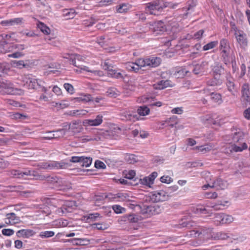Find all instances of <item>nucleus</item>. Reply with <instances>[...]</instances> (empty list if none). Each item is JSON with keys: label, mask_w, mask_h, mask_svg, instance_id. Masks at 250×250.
I'll return each instance as SVG.
<instances>
[{"label": "nucleus", "mask_w": 250, "mask_h": 250, "mask_svg": "<svg viewBox=\"0 0 250 250\" xmlns=\"http://www.w3.org/2000/svg\"><path fill=\"white\" fill-rule=\"evenodd\" d=\"M233 144L230 147V151L234 152H241L248 148V145L244 140L241 132H236L232 137Z\"/></svg>", "instance_id": "1"}, {"label": "nucleus", "mask_w": 250, "mask_h": 250, "mask_svg": "<svg viewBox=\"0 0 250 250\" xmlns=\"http://www.w3.org/2000/svg\"><path fill=\"white\" fill-rule=\"evenodd\" d=\"M32 89L44 92L40 96L39 99L40 100L44 102L48 101V98L52 97L53 96L51 93H47L48 88L45 86L44 83L41 80L34 79L33 81L32 80Z\"/></svg>", "instance_id": "2"}, {"label": "nucleus", "mask_w": 250, "mask_h": 250, "mask_svg": "<svg viewBox=\"0 0 250 250\" xmlns=\"http://www.w3.org/2000/svg\"><path fill=\"white\" fill-rule=\"evenodd\" d=\"M0 92L11 95H21L23 93L21 89L15 87L12 83L6 80L0 81Z\"/></svg>", "instance_id": "3"}, {"label": "nucleus", "mask_w": 250, "mask_h": 250, "mask_svg": "<svg viewBox=\"0 0 250 250\" xmlns=\"http://www.w3.org/2000/svg\"><path fill=\"white\" fill-rule=\"evenodd\" d=\"M136 207L140 209L141 213L144 215L145 217H148L151 215L157 214L161 213L162 211V208L158 205H143L141 206L137 205Z\"/></svg>", "instance_id": "4"}, {"label": "nucleus", "mask_w": 250, "mask_h": 250, "mask_svg": "<svg viewBox=\"0 0 250 250\" xmlns=\"http://www.w3.org/2000/svg\"><path fill=\"white\" fill-rule=\"evenodd\" d=\"M85 59V57L82 56L80 55L76 54L75 55V57L74 58H72V57L70 58V61L71 62V63L73 64L74 65L78 67L81 70H78V69H76V72H81V70H83L87 72H90L94 74L95 76H98L100 77L103 76L104 75V73L103 71L100 70H91L89 69V68L85 66H83L80 65L79 64H77L76 63V60L78 61H83Z\"/></svg>", "instance_id": "5"}, {"label": "nucleus", "mask_w": 250, "mask_h": 250, "mask_svg": "<svg viewBox=\"0 0 250 250\" xmlns=\"http://www.w3.org/2000/svg\"><path fill=\"white\" fill-rule=\"evenodd\" d=\"M220 49L221 50L223 62L226 64H229L230 62L229 54L230 52V46L229 42L225 39H223L220 42Z\"/></svg>", "instance_id": "6"}, {"label": "nucleus", "mask_w": 250, "mask_h": 250, "mask_svg": "<svg viewBox=\"0 0 250 250\" xmlns=\"http://www.w3.org/2000/svg\"><path fill=\"white\" fill-rule=\"evenodd\" d=\"M233 221L232 216L222 213L214 214L213 221L216 226H220L226 224H229Z\"/></svg>", "instance_id": "7"}, {"label": "nucleus", "mask_w": 250, "mask_h": 250, "mask_svg": "<svg viewBox=\"0 0 250 250\" xmlns=\"http://www.w3.org/2000/svg\"><path fill=\"white\" fill-rule=\"evenodd\" d=\"M139 65L143 67L148 66L155 67L158 66L161 63V59L158 57H151L149 58L139 59Z\"/></svg>", "instance_id": "8"}, {"label": "nucleus", "mask_w": 250, "mask_h": 250, "mask_svg": "<svg viewBox=\"0 0 250 250\" xmlns=\"http://www.w3.org/2000/svg\"><path fill=\"white\" fill-rule=\"evenodd\" d=\"M228 187V183L226 181H223L221 179H217L216 181L211 182L207 180V184L204 185L202 187L204 190H206L208 188H215L217 189H224Z\"/></svg>", "instance_id": "9"}, {"label": "nucleus", "mask_w": 250, "mask_h": 250, "mask_svg": "<svg viewBox=\"0 0 250 250\" xmlns=\"http://www.w3.org/2000/svg\"><path fill=\"white\" fill-rule=\"evenodd\" d=\"M166 6H163L158 1L148 3L146 7V11L152 15H158V12H161Z\"/></svg>", "instance_id": "10"}, {"label": "nucleus", "mask_w": 250, "mask_h": 250, "mask_svg": "<svg viewBox=\"0 0 250 250\" xmlns=\"http://www.w3.org/2000/svg\"><path fill=\"white\" fill-rule=\"evenodd\" d=\"M168 195L164 190H160L158 192H155L150 194V200L152 202H163L168 199Z\"/></svg>", "instance_id": "11"}, {"label": "nucleus", "mask_w": 250, "mask_h": 250, "mask_svg": "<svg viewBox=\"0 0 250 250\" xmlns=\"http://www.w3.org/2000/svg\"><path fill=\"white\" fill-rule=\"evenodd\" d=\"M234 36L240 47L245 48L248 46L247 36L243 31H236V33H234Z\"/></svg>", "instance_id": "12"}, {"label": "nucleus", "mask_w": 250, "mask_h": 250, "mask_svg": "<svg viewBox=\"0 0 250 250\" xmlns=\"http://www.w3.org/2000/svg\"><path fill=\"white\" fill-rule=\"evenodd\" d=\"M92 159L90 157H84L83 156H73L70 161L73 163H79L82 167H88L92 163Z\"/></svg>", "instance_id": "13"}, {"label": "nucleus", "mask_w": 250, "mask_h": 250, "mask_svg": "<svg viewBox=\"0 0 250 250\" xmlns=\"http://www.w3.org/2000/svg\"><path fill=\"white\" fill-rule=\"evenodd\" d=\"M121 119L125 121L134 122L138 119L137 115L133 111H125L121 114Z\"/></svg>", "instance_id": "14"}, {"label": "nucleus", "mask_w": 250, "mask_h": 250, "mask_svg": "<svg viewBox=\"0 0 250 250\" xmlns=\"http://www.w3.org/2000/svg\"><path fill=\"white\" fill-rule=\"evenodd\" d=\"M103 115H98L94 119L85 120L83 122V124L85 126H98L103 123Z\"/></svg>", "instance_id": "15"}, {"label": "nucleus", "mask_w": 250, "mask_h": 250, "mask_svg": "<svg viewBox=\"0 0 250 250\" xmlns=\"http://www.w3.org/2000/svg\"><path fill=\"white\" fill-rule=\"evenodd\" d=\"M151 27L150 28L153 29L154 32H156L157 34H160L165 31H167L168 29L165 27L163 21H160L157 22H153L150 24Z\"/></svg>", "instance_id": "16"}, {"label": "nucleus", "mask_w": 250, "mask_h": 250, "mask_svg": "<svg viewBox=\"0 0 250 250\" xmlns=\"http://www.w3.org/2000/svg\"><path fill=\"white\" fill-rule=\"evenodd\" d=\"M69 167V164L64 161L60 162L50 161V170L66 169Z\"/></svg>", "instance_id": "17"}, {"label": "nucleus", "mask_w": 250, "mask_h": 250, "mask_svg": "<svg viewBox=\"0 0 250 250\" xmlns=\"http://www.w3.org/2000/svg\"><path fill=\"white\" fill-rule=\"evenodd\" d=\"M4 222L7 225H14L18 223L20 221L19 217L16 216L14 213H7Z\"/></svg>", "instance_id": "18"}, {"label": "nucleus", "mask_w": 250, "mask_h": 250, "mask_svg": "<svg viewBox=\"0 0 250 250\" xmlns=\"http://www.w3.org/2000/svg\"><path fill=\"white\" fill-rule=\"evenodd\" d=\"M15 48L14 45L3 41L0 43V53H6L12 51Z\"/></svg>", "instance_id": "19"}, {"label": "nucleus", "mask_w": 250, "mask_h": 250, "mask_svg": "<svg viewBox=\"0 0 250 250\" xmlns=\"http://www.w3.org/2000/svg\"><path fill=\"white\" fill-rule=\"evenodd\" d=\"M22 19L21 18H15L13 19L3 21L1 22V24L6 27H9L11 26H15L21 24L22 23Z\"/></svg>", "instance_id": "20"}, {"label": "nucleus", "mask_w": 250, "mask_h": 250, "mask_svg": "<svg viewBox=\"0 0 250 250\" xmlns=\"http://www.w3.org/2000/svg\"><path fill=\"white\" fill-rule=\"evenodd\" d=\"M124 218L125 221H127L130 223H137L143 220V217L136 214L131 213L125 215Z\"/></svg>", "instance_id": "21"}, {"label": "nucleus", "mask_w": 250, "mask_h": 250, "mask_svg": "<svg viewBox=\"0 0 250 250\" xmlns=\"http://www.w3.org/2000/svg\"><path fill=\"white\" fill-rule=\"evenodd\" d=\"M173 84L169 80H162L153 85L154 88L157 89H163L168 87H172Z\"/></svg>", "instance_id": "22"}, {"label": "nucleus", "mask_w": 250, "mask_h": 250, "mask_svg": "<svg viewBox=\"0 0 250 250\" xmlns=\"http://www.w3.org/2000/svg\"><path fill=\"white\" fill-rule=\"evenodd\" d=\"M214 146L209 144H205L201 146H197L192 148L193 150H197L198 152H201L202 154H205L209 152L213 149Z\"/></svg>", "instance_id": "23"}, {"label": "nucleus", "mask_w": 250, "mask_h": 250, "mask_svg": "<svg viewBox=\"0 0 250 250\" xmlns=\"http://www.w3.org/2000/svg\"><path fill=\"white\" fill-rule=\"evenodd\" d=\"M241 92L243 100L248 102H250V91L248 84L245 83L243 84L242 87Z\"/></svg>", "instance_id": "24"}, {"label": "nucleus", "mask_w": 250, "mask_h": 250, "mask_svg": "<svg viewBox=\"0 0 250 250\" xmlns=\"http://www.w3.org/2000/svg\"><path fill=\"white\" fill-rule=\"evenodd\" d=\"M208 65L207 62H203L200 64H197L194 65L193 72L195 74H198L203 72L206 69Z\"/></svg>", "instance_id": "25"}, {"label": "nucleus", "mask_w": 250, "mask_h": 250, "mask_svg": "<svg viewBox=\"0 0 250 250\" xmlns=\"http://www.w3.org/2000/svg\"><path fill=\"white\" fill-rule=\"evenodd\" d=\"M57 187L61 190H67L72 188L71 184L68 181L64 180L61 178L59 183L57 185Z\"/></svg>", "instance_id": "26"}, {"label": "nucleus", "mask_w": 250, "mask_h": 250, "mask_svg": "<svg viewBox=\"0 0 250 250\" xmlns=\"http://www.w3.org/2000/svg\"><path fill=\"white\" fill-rule=\"evenodd\" d=\"M188 72V71L183 67H178L175 68L173 74L176 78H183Z\"/></svg>", "instance_id": "27"}, {"label": "nucleus", "mask_w": 250, "mask_h": 250, "mask_svg": "<svg viewBox=\"0 0 250 250\" xmlns=\"http://www.w3.org/2000/svg\"><path fill=\"white\" fill-rule=\"evenodd\" d=\"M39 178L45 179L50 183L56 184L57 187L59 183V181H60L61 179V178L57 176H51L50 175L41 176V177L40 176Z\"/></svg>", "instance_id": "28"}, {"label": "nucleus", "mask_w": 250, "mask_h": 250, "mask_svg": "<svg viewBox=\"0 0 250 250\" xmlns=\"http://www.w3.org/2000/svg\"><path fill=\"white\" fill-rule=\"evenodd\" d=\"M37 27L39 28L43 33L48 35L50 33V29L47 27L44 23L41 22L36 21Z\"/></svg>", "instance_id": "29"}, {"label": "nucleus", "mask_w": 250, "mask_h": 250, "mask_svg": "<svg viewBox=\"0 0 250 250\" xmlns=\"http://www.w3.org/2000/svg\"><path fill=\"white\" fill-rule=\"evenodd\" d=\"M212 229L208 228V229H203L201 231H196L193 230L192 232L194 234H192V235H194V237H199L200 235H203L204 236L207 235L208 233H209L211 232Z\"/></svg>", "instance_id": "30"}, {"label": "nucleus", "mask_w": 250, "mask_h": 250, "mask_svg": "<svg viewBox=\"0 0 250 250\" xmlns=\"http://www.w3.org/2000/svg\"><path fill=\"white\" fill-rule=\"evenodd\" d=\"M92 227L98 230H104L107 229L109 227V225L105 222L101 223H94L92 225Z\"/></svg>", "instance_id": "31"}, {"label": "nucleus", "mask_w": 250, "mask_h": 250, "mask_svg": "<svg viewBox=\"0 0 250 250\" xmlns=\"http://www.w3.org/2000/svg\"><path fill=\"white\" fill-rule=\"evenodd\" d=\"M52 136L47 137L49 139L58 138L62 137L66 134V130L64 129H60L55 131H53Z\"/></svg>", "instance_id": "32"}, {"label": "nucleus", "mask_w": 250, "mask_h": 250, "mask_svg": "<svg viewBox=\"0 0 250 250\" xmlns=\"http://www.w3.org/2000/svg\"><path fill=\"white\" fill-rule=\"evenodd\" d=\"M69 129L74 133L80 132L81 131L82 127L81 125L76 122H73L69 125Z\"/></svg>", "instance_id": "33"}, {"label": "nucleus", "mask_w": 250, "mask_h": 250, "mask_svg": "<svg viewBox=\"0 0 250 250\" xmlns=\"http://www.w3.org/2000/svg\"><path fill=\"white\" fill-rule=\"evenodd\" d=\"M11 173L13 175L17 176L18 178L24 177V176H28L30 175V171H20L19 170H13L12 171Z\"/></svg>", "instance_id": "34"}, {"label": "nucleus", "mask_w": 250, "mask_h": 250, "mask_svg": "<svg viewBox=\"0 0 250 250\" xmlns=\"http://www.w3.org/2000/svg\"><path fill=\"white\" fill-rule=\"evenodd\" d=\"M17 235L18 237L23 236L28 238L31 236V230L30 229H21L17 232Z\"/></svg>", "instance_id": "35"}, {"label": "nucleus", "mask_w": 250, "mask_h": 250, "mask_svg": "<svg viewBox=\"0 0 250 250\" xmlns=\"http://www.w3.org/2000/svg\"><path fill=\"white\" fill-rule=\"evenodd\" d=\"M106 93L110 97L116 98L120 94V92L116 88L112 87L108 89Z\"/></svg>", "instance_id": "36"}, {"label": "nucleus", "mask_w": 250, "mask_h": 250, "mask_svg": "<svg viewBox=\"0 0 250 250\" xmlns=\"http://www.w3.org/2000/svg\"><path fill=\"white\" fill-rule=\"evenodd\" d=\"M76 100L78 102H88L91 101H93V99L90 95H82L79 97L76 98Z\"/></svg>", "instance_id": "37"}, {"label": "nucleus", "mask_w": 250, "mask_h": 250, "mask_svg": "<svg viewBox=\"0 0 250 250\" xmlns=\"http://www.w3.org/2000/svg\"><path fill=\"white\" fill-rule=\"evenodd\" d=\"M211 99L215 103L218 104H221L222 103L221 95L216 93H211L210 94Z\"/></svg>", "instance_id": "38"}, {"label": "nucleus", "mask_w": 250, "mask_h": 250, "mask_svg": "<svg viewBox=\"0 0 250 250\" xmlns=\"http://www.w3.org/2000/svg\"><path fill=\"white\" fill-rule=\"evenodd\" d=\"M71 241L76 245H86L89 244V240L84 238H74Z\"/></svg>", "instance_id": "39"}, {"label": "nucleus", "mask_w": 250, "mask_h": 250, "mask_svg": "<svg viewBox=\"0 0 250 250\" xmlns=\"http://www.w3.org/2000/svg\"><path fill=\"white\" fill-rule=\"evenodd\" d=\"M23 86L28 89H30L31 84V79L29 75L25 76L22 80Z\"/></svg>", "instance_id": "40"}, {"label": "nucleus", "mask_w": 250, "mask_h": 250, "mask_svg": "<svg viewBox=\"0 0 250 250\" xmlns=\"http://www.w3.org/2000/svg\"><path fill=\"white\" fill-rule=\"evenodd\" d=\"M229 237V234L224 232L220 231L214 234V238L215 239H221V240H225L228 238Z\"/></svg>", "instance_id": "41"}, {"label": "nucleus", "mask_w": 250, "mask_h": 250, "mask_svg": "<svg viewBox=\"0 0 250 250\" xmlns=\"http://www.w3.org/2000/svg\"><path fill=\"white\" fill-rule=\"evenodd\" d=\"M138 113L141 116H146L149 113L150 110L146 106H142L138 109Z\"/></svg>", "instance_id": "42"}, {"label": "nucleus", "mask_w": 250, "mask_h": 250, "mask_svg": "<svg viewBox=\"0 0 250 250\" xmlns=\"http://www.w3.org/2000/svg\"><path fill=\"white\" fill-rule=\"evenodd\" d=\"M63 14L64 17H67L68 19H72L76 15V12L73 9H65L63 11Z\"/></svg>", "instance_id": "43"}, {"label": "nucleus", "mask_w": 250, "mask_h": 250, "mask_svg": "<svg viewBox=\"0 0 250 250\" xmlns=\"http://www.w3.org/2000/svg\"><path fill=\"white\" fill-rule=\"evenodd\" d=\"M13 64L15 66L17 67L20 69L22 68L23 67L25 68H29L30 67V65L27 63H24L23 61H15L13 62Z\"/></svg>", "instance_id": "44"}, {"label": "nucleus", "mask_w": 250, "mask_h": 250, "mask_svg": "<svg viewBox=\"0 0 250 250\" xmlns=\"http://www.w3.org/2000/svg\"><path fill=\"white\" fill-rule=\"evenodd\" d=\"M227 85L228 90L234 96H236L237 92L234 90V84L231 80H228L227 83Z\"/></svg>", "instance_id": "45"}, {"label": "nucleus", "mask_w": 250, "mask_h": 250, "mask_svg": "<svg viewBox=\"0 0 250 250\" xmlns=\"http://www.w3.org/2000/svg\"><path fill=\"white\" fill-rule=\"evenodd\" d=\"M130 8V5L126 4H122L117 7V11L120 13H125Z\"/></svg>", "instance_id": "46"}, {"label": "nucleus", "mask_w": 250, "mask_h": 250, "mask_svg": "<svg viewBox=\"0 0 250 250\" xmlns=\"http://www.w3.org/2000/svg\"><path fill=\"white\" fill-rule=\"evenodd\" d=\"M55 232L53 231H42L39 236L42 238H47L53 236Z\"/></svg>", "instance_id": "47"}, {"label": "nucleus", "mask_w": 250, "mask_h": 250, "mask_svg": "<svg viewBox=\"0 0 250 250\" xmlns=\"http://www.w3.org/2000/svg\"><path fill=\"white\" fill-rule=\"evenodd\" d=\"M212 70L216 74L220 75L223 71V69L221 64L218 63H215L213 66Z\"/></svg>", "instance_id": "48"}, {"label": "nucleus", "mask_w": 250, "mask_h": 250, "mask_svg": "<svg viewBox=\"0 0 250 250\" xmlns=\"http://www.w3.org/2000/svg\"><path fill=\"white\" fill-rule=\"evenodd\" d=\"M108 74L111 77L115 78H120L123 77L122 74L120 72H117L115 70L113 69V68H111V69L108 71Z\"/></svg>", "instance_id": "49"}, {"label": "nucleus", "mask_w": 250, "mask_h": 250, "mask_svg": "<svg viewBox=\"0 0 250 250\" xmlns=\"http://www.w3.org/2000/svg\"><path fill=\"white\" fill-rule=\"evenodd\" d=\"M88 112V111L83 109L75 110L71 112V115L72 116H81L86 115Z\"/></svg>", "instance_id": "50"}, {"label": "nucleus", "mask_w": 250, "mask_h": 250, "mask_svg": "<svg viewBox=\"0 0 250 250\" xmlns=\"http://www.w3.org/2000/svg\"><path fill=\"white\" fill-rule=\"evenodd\" d=\"M218 44L217 41H213L209 42L203 46V50L207 51L215 47Z\"/></svg>", "instance_id": "51"}, {"label": "nucleus", "mask_w": 250, "mask_h": 250, "mask_svg": "<svg viewBox=\"0 0 250 250\" xmlns=\"http://www.w3.org/2000/svg\"><path fill=\"white\" fill-rule=\"evenodd\" d=\"M125 160L130 164H133L135 162H136L138 160L137 158L135 155L130 154L126 155Z\"/></svg>", "instance_id": "52"}, {"label": "nucleus", "mask_w": 250, "mask_h": 250, "mask_svg": "<svg viewBox=\"0 0 250 250\" xmlns=\"http://www.w3.org/2000/svg\"><path fill=\"white\" fill-rule=\"evenodd\" d=\"M140 181L141 184L147 186L149 187H150L151 185L153 184V182H152L151 180H150L148 176L144 177L143 179H140Z\"/></svg>", "instance_id": "53"}, {"label": "nucleus", "mask_w": 250, "mask_h": 250, "mask_svg": "<svg viewBox=\"0 0 250 250\" xmlns=\"http://www.w3.org/2000/svg\"><path fill=\"white\" fill-rule=\"evenodd\" d=\"M221 82L219 80L217 79L216 78L209 80L207 82V84L208 86H212L219 85L221 84Z\"/></svg>", "instance_id": "54"}, {"label": "nucleus", "mask_w": 250, "mask_h": 250, "mask_svg": "<svg viewBox=\"0 0 250 250\" xmlns=\"http://www.w3.org/2000/svg\"><path fill=\"white\" fill-rule=\"evenodd\" d=\"M228 203V202L227 201L224 202V203H223L222 202H218L214 205L211 206V207L213 208L214 210H216L222 209L221 207H224L226 205V204H227Z\"/></svg>", "instance_id": "55"}, {"label": "nucleus", "mask_w": 250, "mask_h": 250, "mask_svg": "<svg viewBox=\"0 0 250 250\" xmlns=\"http://www.w3.org/2000/svg\"><path fill=\"white\" fill-rule=\"evenodd\" d=\"M63 87L64 89L70 94H73L74 92V89L73 86L70 83H65L63 84Z\"/></svg>", "instance_id": "56"}, {"label": "nucleus", "mask_w": 250, "mask_h": 250, "mask_svg": "<svg viewBox=\"0 0 250 250\" xmlns=\"http://www.w3.org/2000/svg\"><path fill=\"white\" fill-rule=\"evenodd\" d=\"M112 208L115 212L118 214L121 213L125 210V209L124 208L118 205L113 206Z\"/></svg>", "instance_id": "57"}, {"label": "nucleus", "mask_w": 250, "mask_h": 250, "mask_svg": "<svg viewBox=\"0 0 250 250\" xmlns=\"http://www.w3.org/2000/svg\"><path fill=\"white\" fill-rule=\"evenodd\" d=\"M139 59L137 60L135 62H134V65L132 66V69L130 71H133L135 72H137L139 69H141L143 66L139 65Z\"/></svg>", "instance_id": "58"}, {"label": "nucleus", "mask_w": 250, "mask_h": 250, "mask_svg": "<svg viewBox=\"0 0 250 250\" xmlns=\"http://www.w3.org/2000/svg\"><path fill=\"white\" fill-rule=\"evenodd\" d=\"M89 219L93 221H97L100 220L102 216H100V214L98 213L89 214L88 217Z\"/></svg>", "instance_id": "59"}, {"label": "nucleus", "mask_w": 250, "mask_h": 250, "mask_svg": "<svg viewBox=\"0 0 250 250\" xmlns=\"http://www.w3.org/2000/svg\"><path fill=\"white\" fill-rule=\"evenodd\" d=\"M113 67L112 64L109 62L108 60L104 61V64H103V68L107 71H109L111 68Z\"/></svg>", "instance_id": "60"}, {"label": "nucleus", "mask_w": 250, "mask_h": 250, "mask_svg": "<svg viewBox=\"0 0 250 250\" xmlns=\"http://www.w3.org/2000/svg\"><path fill=\"white\" fill-rule=\"evenodd\" d=\"M193 211L195 213H206V208L202 206H198L193 208Z\"/></svg>", "instance_id": "61"}, {"label": "nucleus", "mask_w": 250, "mask_h": 250, "mask_svg": "<svg viewBox=\"0 0 250 250\" xmlns=\"http://www.w3.org/2000/svg\"><path fill=\"white\" fill-rule=\"evenodd\" d=\"M135 174L134 170H131L125 173V177L128 179H132L134 177Z\"/></svg>", "instance_id": "62"}, {"label": "nucleus", "mask_w": 250, "mask_h": 250, "mask_svg": "<svg viewBox=\"0 0 250 250\" xmlns=\"http://www.w3.org/2000/svg\"><path fill=\"white\" fill-rule=\"evenodd\" d=\"M160 181L162 183L169 184L172 181V179L169 176H163L160 178Z\"/></svg>", "instance_id": "63"}, {"label": "nucleus", "mask_w": 250, "mask_h": 250, "mask_svg": "<svg viewBox=\"0 0 250 250\" xmlns=\"http://www.w3.org/2000/svg\"><path fill=\"white\" fill-rule=\"evenodd\" d=\"M14 231L9 229H4L2 230V233L5 236H11L13 234Z\"/></svg>", "instance_id": "64"}]
</instances>
